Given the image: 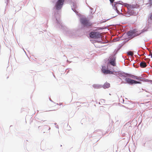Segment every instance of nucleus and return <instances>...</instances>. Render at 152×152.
Returning <instances> with one entry per match:
<instances>
[{
    "mask_svg": "<svg viewBox=\"0 0 152 152\" xmlns=\"http://www.w3.org/2000/svg\"><path fill=\"white\" fill-rule=\"evenodd\" d=\"M132 77L133 79H136V78H137V76L128 73V75H127V77Z\"/></svg>",
    "mask_w": 152,
    "mask_h": 152,
    "instance_id": "6ab92c4d",
    "label": "nucleus"
},
{
    "mask_svg": "<svg viewBox=\"0 0 152 152\" xmlns=\"http://www.w3.org/2000/svg\"><path fill=\"white\" fill-rule=\"evenodd\" d=\"M114 4L112 5L113 8L116 11V12L118 13L119 11L118 10L117 7L118 6V4L122 5L124 2L121 1H119L116 2H114Z\"/></svg>",
    "mask_w": 152,
    "mask_h": 152,
    "instance_id": "9b49d317",
    "label": "nucleus"
},
{
    "mask_svg": "<svg viewBox=\"0 0 152 152\" xmlns=\"http://www.w3.org/2000/svg\"><path fill=\"white\" fill-rule=\"evenodd\" d=\"M116 57L115 56V54L112 55L109 58L107 65L109 67H110L111 69H113L114 68V66H116Z\"/></svg>",
    "mask_w": 152,
    "mask_h": 152,
    "instance_id": "39448f33",
    "label": "nucleus"
},
{
    "mask_svg": "<svg viewBox=\"0 0 152 152\" xmlns=\"http://www.w3.org/2000/svg\"><path fill=\"white\" fill-rule=\"evenodd\" d=\"M51 102H53V101L51 99L49 98Z\"/></svg>",
    "mask_w": 152,
    "mask_h": 152,
    "instance_id": "473e14b6",
    "label": "nucleus"
},
{
    "mask_svg": "<svg viewBox=\"0 0 152 152\" xmlns=\"http://www.w3.org/2000/svg\"><path fill=\"white\" fill-rule=\"evenodd\" d=\"M89 36V37L92 39H99L102 37L99 32L94 30L90 32Z\"/></svg>",
    "mask_w": 152,
    "mask_h": 152,
    "instance_id": "0eeeda50",
    "label": "nucleus"
},
{
    "mask_svg": "<svg viewBox=\"0 0 152 152\" xmlns=\"http://www.w3.org/2000/svg\"><path fill=\"white\" fill-rule=\"evenodd\" d=\"M100 101L101 102H104V103H105L104 102L105 101V100L104 99H101Z\"/></svg>",
    "mask_w": 152,
    "mask_h": 152,
    "instance_id": "bb28decb",
    "label": "nucleus"
},
{
    "mask_svg": "<svg viewBox=\"0 0 152 152\" xmlns=\"http://www.w3.org/2000/svg\"><path fill=\"white\" fill-rule=\"evenodd\" d=\"M138 55L139 56H140V55H139L138 53Z\"/></svg>",
    "mask_w": 152,
    "mask_h": 152,
    "instance_id": "4c0bfd02",
    "label": "nucleus"
},
{
    "mask_svg": "<svg viewBox=\"0 0 152 152\" xmlns=\"http://www.w3.org/2000/svg\"><path fill=\"white\" fill-rule=\"evenodd\" d=\"M45 120H40V121H39L40 122H41L42 121H45Z\"/></svg>",
    "mask_w": 152,
    "mask_h": 152,
    "instance_id": "72a5a7b5",
    "label": "nucleus"
},
{
    "mask_svg": "<svg viewBox=\"0 0 152 152\" xmlns=\"http://www.w3.org/2000/svg\"><path fill=\"white\" fill-rule=\"evenodd\" d=\"M99 131H100V130H96L94 132V133H96L97 132H99Z\"/></svg>",
    "mask_w": 152,
    "mask_h": 152,
    "instance_id": "cd10ccee",
    "label": "nucleus"
},
{
    "mask_svg": "<svg viewBox=\"0 0 152 152\" xmlns=\"http://www.w3.org/2000/svg\"><path fill=\"white\" fill-rule=\"evenodd\" d=\"M129 39H128V40L127 41L129 40Z\"/></svg>",
    "mask_w": 152,
    "mask_h": 152,
    "instance_id": "a18cd8bd",
    "label": "nucleus"
},
{
    "mask_svg": "<svg viewBox=\"0 0 152 152\" xmlns=\"http://www.w3.org/2000/svg\"><path fill=\"white\" fill-rule=\"evenodd\" d=\"M47 129H48V131L50 130V127L48 126L47 125H45L43 127V129L42 130L44 131L43 133H45V131H46Z\"/></svg>",
    "mask_w": 152,
    "mask_h": 152,
    "instance_id": "a211bd4d",
    "label": "nucleus"
},
{
    "mask_svg": "<svg viewBox=\"0 0 152 152\" xmlns=\"http://www.w3.org/2000/svg\"><path fill=\"white\" fill-rule=\"evenodd\" d=\"M122 45H121L120 44H119V45L117 47V50L119 51L120 49L122 47Z\"/></svg>",
    "mask_w": 152,
    "mask_h": 152,
    "instance_id": "4be33fe9",
    "label": "nucleus"
},
{
    "mask_svg": "<svg viewBox=\"0 0 152 152\" xmlns=\"http://www.w3.org/2000/svg\"><path fill=\"white\" fill-rule=\"evenodd\" d=\"M115 0H109L110 2V4L112 5L113 4V3L114 2V1Z\"/></svg>",
    "mask_w": 152,
    "mask_h": 152,
    "instance_id": "b1692460",
    "label": "nucleus"
},
{
    "mask_svg": "<svg viewBox=\"0 0 152 152\" xmlns=\"http://www.w3.org/2000/svg\"><path fill=\"white\" fill-rule=\"evenodd\" d=\"M109 19H107L106 20H104L103 21H102V23H105L106 21L107 20H109Z\"/></svg>",
    "mask_w": 152,
    "mask_h": 152,
    "instance_id": "c756f323",
    "label": "nucleus"
},
{
    "mask_svg": "<svg viewBox=\"0 0 152 152\" xmlns=\"http://www.w3.org/2000/svg\"><path fill=\"white\" fill-rule=\"evenodd\" d=\"M140 66L142 68H145L147 66V64L145 62H141L140 63Z\"/></svg>",
    "mask_w": 152,
    "mask_h": 152,
    "instance_id": "dca6fc26",
    "label": "nucleus"
},
{
    "mask_svg": "<svg viewBox=\"0 0 152 152\" xmlns=\"http://www.w3.org/2000/svg\"><path fill=\"white\" fill-rule=\"evenodd\" d=\"M10 0H6L5 1V3L6 4V6H7L8 3H9Z\"/></svg>",
    "mask_w": 152,
    "mask_h": 152,
    "instance_id": "393cba45",
    "label": "nucleus"
},
{
    "mask_svg": "<svg viewBox=\"0 0 152 152\" xmlns=\"http://www.w3.org/2000/svg\"><path fill=\"white\" fill-rule=\"evenodd\" d=\"M127 54L129 56H132V54L131 51H128L127 52Z\"/></svg>",
    "mask_w": 152,
    "mask_h": 152,
    "instance_id": "5701e85b",
    "label": "nucleus"
},
{
    "mask_svg": "<svg viewBox=\"0 0 152 152\" xmlns=\"http://www.w3.org/2000/svg\"><path fill=\"white\" fill-rule=\"evenodd\" d=\"M136 79H137L139 81L143 82H148V80H149V81L152 84V80H148L140 77L137 76V78H136Z\"/></svg>",
    "mask_w": 152,
    "mask_h": 152,
    "instance_id": "ddd939ff",
    "label": "nucleus"
},
{
    "mask_svg": "<svg viewBox=\"0 0 152 152\" xmlns=\"http://www.w3.org/2000/svg\"><path fill=\"white\" fill-rule=\"evenodd\" d=\"M65 0H58L56 2L55 8L56 10H59L62 8Z\"/></svg>",
    "mask_w": 152,
    "mask_h": 152,
    "instance_id": "1a4fd4ad",
    "label": "nucleus"
},
{
    "mask_svg": "<svg viewBox=\"0 0 152 152\" xmlns=\"http://www.w3.org/2000/svg\"><path fill=\"white\" fill-rule=\"evenodd\" d=\"M101 72L104 75H111V74H113L112 70L113 69L109 67L107 65V66H102Z\"/></svg>",
    "mask_w": 152,
    "mask_h": 152,
    "instance_id": "6e6552de",
    "label": "nucleus"
},
{
    "mask_svg": "<svg viewBox=\"0 0 152 152\" xmlns=\"http://www.w3.org/2000/svg\"><path fill=\"white\" fill-rule=\"evenodd\" d=\"M88 7L90 9V12L91 14H93L95 12L96 10H95L94 11V12L93 13V11H94L93 9L91 7H90L88 5Z\"/></svg>",
    "mask_w": 152,
    "mask_h": 152,
    "instance_id": "aec40b11",
    "label": "nucleus"
},
{
    "mask_svg": "<svg viewBox=\"0 0 152 152\" xmlns=\"http://www.w3.org/2000/svg\"><path fill=\"white\" fill-rule=\"evenodd\" d=\"M118 51L117 50H117H115V51H114V53H113V55H114V54H115V55L117 54V53L118 52Z\"/></svg>",
    "mask_w": 152,
    "mask_h": 152,
    "instance_id": "a878e982",
    "label": "nucleus"
},
{
    "mask_svg": "<svg viewBox=\"0 0 152 152\" xmlns=\"http://www.w3.org/2000/svg\"><path fill=\"white\" fill-rule=\"evenodd\" d=\"M116 16H113V17H112V18H114V17H115Z\"/></svg>",
    "mask_w": 152,
    "mask_h": 152,
    "instance_id": "c9c22d12",
    "label": "nucleus"
},
{
    "mask_svg": "<svg viewBox=\"0 0 152 152\" xmlns=\"http://www.w3.org/2000/svg\"><path fill=\"white\" fill-rule=\"evenodd\" d=\"M54 124H55V125H56V123H55Z\"/></svg>",
    "mask_w": 152,
    "mask_h": 152,
    "instance_id": "a19ab883",
    "label": "nucleus"
},
{
    "mask_svg": "<svg viewBox=\"0 0 152 152\" xmlns=\"http://www.w3.org/2000/svg\"><path fill=\"white\" fill-rule=\"evenodd\" d=\"M95 88L98 89L102 88V85L94 84L92 86Z\"/></svg>",
    "mask_w": 152,
    "mask_h": 152,
    "instance_id": "f3484780",
    "label": "nucleus"
},
{
    "mask_svg": "<svg viewBox=\"0 0 152 152\" xmlns=\"http://www.w3.org/2000/svg\"><path fill=\"white\" fill-rule=\"evenodd\" d=\"M128 73L123 71H120L118 77L122 81L121 83H127L130 85H133L136 84H141V82L127 77Z\"/></svg>",
    "mask_w": 152,
    "mask_h": 152,
    "instance_id": "f257e3e1",
    "label": "nucleus"
},
{
    "mask_svg": "<svg viewBox=\"0 0 152 152\" xmlns=\"http://www.w3.org/2000/svg\"><path fill=\"white\" fill-rule=\"evenodd\" d=\"M126 7L127 9V13H126L124 16L126 17H129L131 15H136L138 12H134L133 10L134 8H137L136 4H131L127 3H124L122 5Z\"/></svg>",
    "mask_w": 152,
    "mask_h": 152,
    "instance_id": "f03ea898",
    "label": "nucleus"
},
{
    "mask_svg": "<svg viewBox=\"0 0 152 152\" xmlns=\"http://www.w3.org/2000/svg\"><path fill=\"white\" fill-rule=\"evenodd\" d=\"M147 60H148V62H149L150 61V60L149 59H147Z\"/></svg>",
    "mask_w": 152,
    "mask_h": 152,
    "instance_id": "f704fd0d",
    "label": "nucleus"
},
{
    "mask_svg": "<svg viewBox=\"0 0 152 152\" xmlns=\"http://www.w3.org/2000/svg\"><path fill=\"white\" fill-rule=\"evenodd\" d=\"M146 58H145V60H146Z\"/></svg>",
    "mask_w": 152,
    "mask_h": 152,
    "instance_id": "37998d69",
    "label": "nucleus"
},
{
    "mask_svg": "<svg viewBox=\"0 0 152 152\" xmlns=\"http://www.w3.org/2000/svg\"><path fill=\"white\" fill-rule=\"evenodd\" d=\"M68 2L71 4L72 10L77 14V12L75 10L77 7L76 3L75 2H72V0H68Z\"/></svg>",
    "mask_w": 152,
    "mask_h": 152,
    "instance_id": "f8f14e48",
    "label": "nucleus"
},
{
    "mask_svg": "<svg viewBox=\"0 0 152 152\" xmlns=\"http://www.w3.org/2000/svg\"><path fill=\"white\" fill-rule=\"evenodd\" d=\"M149 6L150 7L152 6V0H148Z\"/></svg>",
    "mask_w": 152,
    "mask_h": 152,
    "instance_id": "412c9836",
    "label": "nucleus"
},
{
    "mask_svg": "<svg viewBox=\"0 0 152 152\" xmlns=\"http://www.w3.org/2000/svg\"><path fill=\"white\" fill-rule=\"evenodd\" d=\"M80 21L81 24L84 27H89L93 25L92 23H91L89 20L86 17H82L80 18Z\"/></svg>",
    "mask_w": 152,
    "mask_h": 152,
    "instance_id": "423d86ee",
    "label": "nucleus"
},
{
    "mask_svg": "<svg viewBox=\"0 0 152 152\" xmlns=\"http://www.w3.org/2000/svg\"><path fill=\"white\" fill-rule=\"evenodd\" d=\"M151 51H152V52L151 51V52L150 54L148 56H151V58H152V50Z\"/></svg>",
    "mask_w": 152,
    "mask_h": 152,
    "instance_id": "c85d7f7f",
    "label": "nucleus"
},
{
    "mask_svg": "<svg viewBox=\"0 0 152 152\" xmlns=\"http://www.w3.org/2000/svg\"><path fill=\"white\" fill-rule=\"evenodd\" d=\"M64 33L70 38H74L79 35L77 33V31L74 29H70L66 28Z\"/></svg>",
    "mask_w": 152,
    "mask_h": 152,
    "instance_id": "20e7f679",
    "label": "nucleus"
},
{
    "mask_svg": "<svg viewBox=\"0 0 152 152\" xmlns=\"http://www.w3.org/2000/svg\"><path fill=\"white\" fill-rule=\"evenodd\" d=\"M53 75V76H54V77H55V76L54 75Z\"/></svg>",
    "mask_w": 152,
    "mask_h": 152,
    "instance_id": "ea45409f",
    "label": "nucleus"
},
{
    "mask_svg": "<svg viewBox=\"0 0 152 152\" xmlns=\"http://www.w3.org/2000/svg\"><path fill=\"white\" fill-rule=\"evenodd\" d=\"M147 30L145 29H143L140 30H137L136 29L130 30L129 32L126 33L128 38L129 39H132L135 37H137L140 35L142 34Z\"/></svg>",
    "mask_w": 152,
    "mask_h": 152,
    "instance_id": "7ed1b4c3",
    "label": "nucleus"
},
{
    "mask_svg": "<svg viewBox=\"0 0 152 152\" xmlns=\"http://www.w3.org/2000/svg\"><path fill=\"white\" fill-rule=\"evenodd\" d=\"M56 23L57 25L56 27L60 28L61 30L63 31V32L65 29L66 27L62 23L60 20H58L57 18H56Z\"/></svg>",
    "mask_w": 152,
    "mask_h": 152,
    "instance_id": "9d476101",
    "label": "nucleus"
},
{
    "mask_svg": "<svg viewBox=\"0 0 152 152\" xmlns=\"http://www.w3.org/2000/svg\"><path fill=\"white\" fill-rule=\"evenodd\" d=\"M2 27H3V29H4V28H3V25H2Z\"/></svg>",
    "mask_w": 152,
    "mask_h": 152,
    "instance_id": "58836bf2",
    "label": "nucleus"
},
{
    "mask_svg": "<svg viewBox=\"0 0 152 152\" xmlns=\"http://www.w3.org/2000/svg\"><path fill=\"white\" fill-rule=\"evenodd\" d=\"M56 127L57 128H58V125L56 126Z\"/></svg>",
    "mask_w": 152,
    "mask_h": 152,
    "instance_id": "2f4dec72",
    "label": "nucleus"
},
{
    "mask_svg": "<svg viewBox=\"0 0 152 152\" xmlns=\"http://www.w3.org/2000/svg\"><path fill=\"white\" fill-rule=\"evenodd\" d=\"M122 9H121V11H122Z\"/></svg>",
    "mask_w": 152,
    "mask_h": 152,
    "instance_id": "c03bdc74",
    "label": "nucleus"
},
{
    "mask_svg": "<svg viewBox=\"0 0 152 152\" xmlns=\"http://www.w3.org/2000/svg\"><path fill=\"white\" fill-rule=\"evenodd\" d=\"M112 72L113 73V74H111V75H114L115 76H117V77H118L120 71L116 72L114 69V68H113V69L112 70Z\"/></svg>",
    "mask_w": 152,
    "mask_h": 152,
    "instance_id": "2eb2a0df",
    "label": "nucleus"
},
{
    "mask_svg": "<svg viewBox=\"0 0 152 152\" xmlns=\"http://www.w3.org/2000/svg\"><path fill=\"white\" fill-rule=\"evenodd\" d=\"M91 17L92 18H93V16L92 15H91Z\"/></svg>",
    "mask_w": 152,
    "mask_h": 152,
    "instance_id": "e433bc0d",
    "label": "nucleus"
},
{
    "mask_svg": "<svg viewBox=\"0 0 152 152\" xmlns=\"http://www.w3.org/2000/svg\"><path fill=\"white\" fill-rule=\"evenodd\" d=\"M110 87V83L106 82L104 85H102V87L104 89H106L109 88Z\"/></svg>",
    "mask_w": 152,
    "mask_h": 152,
    "instance_id": "4468645a",
    "label": "nucleus"
},
{
    "mask_svg": "<svg viewBox=\"0 0 152 152\" xmlns=\"http://www.w3.org/2000/svg\"><path fill=\"white\" fill-rule=\"evenodd\" d=\"M62 146V145H61V146H61V147Z\"/></svg>",
    "mask_w": 152,
    "mask_h": 152,
    "instance_id": "79ce46f5",
    "label": "nucleus"
},
{
    "mask_svg": "<svg viewBox=\"0 0 152 152\" xmlns=\"http://www.w3.org/2000/svg\"><path fill=\"white\" fill-rule=\"evenodd\" d=\"M23 51H24V52H25V53L26 54V52L25 51L24 48H23Z\"/></svg>",
    "mask_w": 152,
    "mask_h": 152,
    "instance_id": "7c9ffc66",
    "label": "nucleus"
}]
</instances>
